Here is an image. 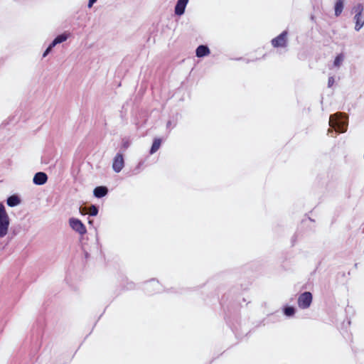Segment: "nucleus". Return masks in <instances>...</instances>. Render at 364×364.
I'll use <instances>...</instances> for the list:
<instances>
[{"instance_id":"4468645a","label":"nucleus","mask_w":364,"mask_h":364,"mask_svg":"<svg viewBox=\"0 0 364 364\" xmlns=\"http://www.w3.org/2000/svg\"><path fill=\"white\" fill-rule=\"evenodd\" d=\"M68 39V35L63 33L58 36L52 42V46H55V45L63 43Z\"/></svg>"},{"instance_id":"f257e3e1","label":"nucleus","mask_w":364,"mask_h":364,"mask_svg":"<svg viewBox=\"0 0 364 364\" xmlns=\"http://www.w3.org/2000/svg\"><path fill=\"white\" fill-rule=\"evenodd\" d=\"M9 218L4 205L0 203V237H5L9 230Z\"/></svg>"},{"instance_id":"20e7f679","label":"nucleus","mask_w":364,"mask_h":364,"mask_svg":"<svg viewBox=\"0 0 364 364\" xmlns=\"http://www.w3.org/2000/svg\"><path fill=\"white\" fill-rule=\"evenodd\" d=\"M363 11V7L362 4H358L355 7V29L356 31H359L363 26L364 25V18L362 16V12Z\"/></svg>"},{"instance_id":"a211bd4d","label":"nucleus","mask_w":364,"mask_h":364,"mask_svg":"<svg viewBox=\"0 0 364 364\" xmlns=\"http://www.w3.org/2000/svg\"><path fill=\"white\" fill-rule=\"evenodd\" d=\"M294 312H295V310L291 306H288L284 309V314L288 316H291L294 315Z\"/></svg>"},{"instance_id":"aec40b11","label":"nucleus","mask_w":364,"mask_h":364,"mask_svg":"<svg viewBox=\"0 0 364 364\" xmlns=\"http://www.w3.org/2000/svg\"><path fill=\"white\" fill-rule=\"evenodd\" d=\"M54 46H52V44H50L48 48L46 50V51L44 52L43 56V57H46L49 53L50 51L51 50V49L53 48Z\"/></svg>"},{"instance_id":"9b49d317","label":"nucleus","mask_w":364,"mask_h":364,"mask_svg":"<svg viewBox=\"0 0 364 364\" xmlns=\"http://www.w3.org/2000/svg\"><path fill=\"white\" fill-rule=\"evenodd\" d=\"M343 9V0H336L335 4V15L338 16L341 15Z\"/></svg>"},{"instance_id":"dca6fc26","label":"nucleus","mask_w":364,"mask_h":364,"mask_svg":"<svg viewBox=\"0 0 364 364\" xmlns=\"http://www.w3.org/2000/svg\"><path fill=\"white\" fill-rule=\"evenodd\" d=\"M85 209L86 208H85L82 209V211H81V213L82 214L88 213L90 215L95 216V215H97V213H98V209H97V208L95 205H92L89 208L88 212L84 213L83 211L85 210Z\"/></svg>"},{"instance_id":"9d476101","label":"nucleus","mask_w":364,"mask_h":364,"mask_svg":"<svg viewBox=\"0 0 364 364\" xmlns=\"http://www.w3.org/2000/svg\"><path fill=\"white\" fill-rule=\"evenodd\" d=\"M108 193V189L105 186H97L94 189V196L96 198H102Z\"/></svg>"},{"instance_id":"423d86ee","label":"nucleus","mask_w":364,"mask_h":364,"mask_svg":"<svg viewBox=\"0 0 364 364\" xmlns=\"http://www.w3.org/2000/svg\"><path fill=\"white\" fill-rule=\"evenodd\" d=\"M124 166V160L122 154L118 153L113 159L112 168L113 170L119 173Z\"/></svg>"},{"instance_id":"f03ea898","label":"nucleus","mask_w":364,"mask_h":364,"mask_svg":"<svg viewBox=\"0 0 364 364\" xmlns=\"http://www.w3.org/2000/svg\"><path fill=\"white\" fill-rule=\"evenodd\" d=\"M312 302V294L309 291L301 294L298 298V305L301 309H307Z\"/></svg>"},{"instance_id":"f3484780","label":"nucleus","mask_w":364,"mask_h":364,"mask_svg":"<svg viewBox=\"0 0 364 364\" xmlns=\"http://www.w3.org/2000/svg\"><path fill=\"white\" fill-rule=\"evenodd\" d=\"M129 146H130L129 140L128 139H126V138L122 139L121 149L123 151H125L127 149L129 148Z\"/></svg>"},{"instance_id":"7ed1b4c3","label":"nucleus","mask_w":364,"mask_h":364,"mask_svg":"<svg viewBox=\"0 0 364 364\" xmlns=\"http://www.w3.org/2000/svg\"><path fill=\"white\" fill-rule=\"evenodd\" d=\"M287 31H284L271 41L272 45L274 48H284L287 44Z\"/></svg>"},{"instance_id":"2eb2a0df","label":"nucleus","mask_w":364,"mask_h":364,"mask_svg":"<svg viewBox=\"0 0 364 364\" xmlns=\"http://www.w3.org/2000/svg\"><path fill=\"white\" fill-rule=\"evenodd\" d=\"M344 58L345 56L343 53L337 55L333 61V66L339 68L341 65L342 63L343 62Z\"/></svg>"},{"instance_id":"6e6552de","label":"nucleus","mask_w":364,"mask_h":364,"mask_svg":"<svg viewBox=\"0 0 364 364\" xmlns=\"http://www.w3.org/2000/svg\"><path fill=\"white\" fill-rule=\"evenodd\" d=\"M188 1V0H178L175 7V14L176 15L181 16L184 13Z\"/></svg>"},{"instance_id":"1a4fd4ad","label":"nucleus","mask_w":364,"mask_h":364,"mask_svg":"<svg viewBox=\"0 0 364 364\" xmlns=\"http://www.w3.org/2000/svg\"><path fill=\"white\" fill-rule=\"evenodd\" d=\"M210 49L207 46L200 45L196 50V55L198 58H202L209 55Z\"/></svg>"},{"instance_id":"412c9836","label":"nucleus","mask_w":364,"mask_h":364,"mask_svg":"<svg viewBox=\"0 0 364 364\" xmlns=\"http://www.w3.org/2000/svg\"><path fill=\"white\" fill-rule=\"evenodd\" d=\"M97 0H89L88 2V7L91 8L95 2H96Z\"/></svg>"},{"instance_id":"ddd939ff","label":"nucleus","mask_w":364,"mask_h":364,"mask_svg":"<svg viewBox=\"0 0 364 364\" xmlns=\"http://www.w3.org/2000/svg\"><path fill=\"white\" fill-rule=\"evenodd\" d=\"M20 199L16 196H11L7 199V204L9 206L14 207L19 204Z\"/></svg>"},{"instance_id":"f8f14e48","label":"nucleus","mask_w":364,"mask_h":364,"mask_svg":"<svg viewBox=\"0 0 364 364\" xmlns=\"http://www.w3.org/2000/svg\"><path fill=\"white\" fill-rule=\"evenodd\" d=\"M161 144V139H155L153 141L152 146L150 149V154H153L156 153L160 148Z\"/></svg>"},{"instance_id":"0eeeda50","label":"nucleus","mask_w":364,"mask_h":364,"mask_svg":"<svg viewBox=\"0 0 364 364\" xmlns=\"http://www.w3.org/2000/svg\"><path fill=\"white\" fill-rule=\"evenodd\" d=\"M48 176L44 172H38L33 177V183L36 185H43L47 182Z\"/></svg>"},{"instance_id":"39448f33","label":"nucleus","mask_w":364,"mask_h":364,"mask_svg":"<svg viewBox=\"0 0 364 364\" xmlns=\"http://www.w3.org/2000/svg\"><path fill=\"white\" fill-rule=\"evenodd\" d=\"M70 227L80 235L86 233L87 230L84 224L78 219L70 218L69 220Z\"/></svg>"},{"instance_id":"6ab92c4d","label":"nucleus","mask_w":364,"mask_h":364,"mask_svg":"<svg viewBox=\"0 0 364 364\" xmlns=\"http://www.w3.org/2000/svg\"><path fill=\"white\" fill-rule=\"evenodd\" d=\"M334 82H335L334 77H329L328 80V87L333 86Z\"/></svg>"}]
</instances>
